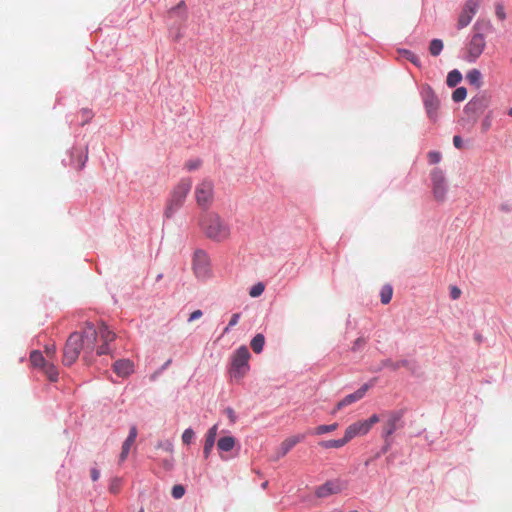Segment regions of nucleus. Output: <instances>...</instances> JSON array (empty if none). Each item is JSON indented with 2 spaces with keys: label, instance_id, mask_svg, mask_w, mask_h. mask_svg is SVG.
Instances as JSON below:
<instances>
[{
  "label": "nucleus",
  "instance_id": "obj_40",
  "mask_svg": "<svg viewBox=\"0 0 512 512\" xmlns=\"http://www.w3.org/2000/svg\"><path fill=\"white\" fill-rule=\"evenodd\" d=\"M239 319H240L239 313L233 314L229 321L228 326L224 329V333L228 332L231 327L235 326L238 323Z\"/></svg>",
  "mask_w": 512,
  "mask_h": 512
},
{
  "label": "nucleus",
  "instance_id": "obj_2",
  "mask_svg": "<svg viewBox=\"0 0 512 512\" xmlns=\"http://www.w3.org/2000/svg\"><path fill=\"white\" fill-rule=\"evenodd\" d=\"M200 227L205 236L215 242L226 241L231 234L229 224L214 212L202 216Z\"/></svg>",
  "mask_w": 512,
  "mask_h": 512
},
{
  "label": "nucleus",
  "instance_id": "obj_28",
  "mask_svg": "<svg viewBox=\"0 0 512 512\" xmlns=\"http://www.w3.org/2000/svg\"><path fill=\"white\" fill-rule=\"evenodd\" d=\"M462 80V75L458 70H452L448 73L446 83L449 87L457 86Z\"/></svg>",
  "mask_w": 512,
  "mask_h": 512
},
{
  "label": "nucleus",
  "instance_id": "obj_42",
  "mask_svg": "<svg viewBox=\"0 0 512 512\" xmlns=\"http://www.w3.org/2000/svg\"><path fill=\"white\" fill-rule=\"evenodd\" d=\"M224 413L225 415L228 417L229 421L234 424L236 422V419H237V416H236V413L235 411L230 408V407H227L225 410H224Z\"/></svg>",
  "mask_w": 512,
  "mask_h": 512
},
{
  "label": "nucleus",
  "instance_id": "obj_47",
  "mask_svg": "<svg viewBox=\"0 0 512 512\" xmlns=\"http://www.w3.org/2000/svg\"><path fill=\"white\" fill-rule=\"evenodd\" d=\"M202 315H203V313H202V311H201V310H195L194 312H192V313L190 314V317L188 318V321H189V322H192V321H194V320H197V319L201 318V317H202Z\"/></svg>",
  "mask_w": 512,
  "mask_h": 512
},
{
  "label": "nucleus",
  "instance_id": "obj_29",
  "mask_svg": "<svg viewBox=\"0 0 512 512\" xmlns=\"http://www.w3.org/2000/svg\"><path fill=\"white\" fill-rule=\"evenodd\" d=\"M467 81L477 88L481 85V73L477 69H472L466 74Z\"/></svg>",
  "mask_w": 512,
  "mask_h": 512
},
{
  "label": "nucleus",
  "instance_id": "obj_20",
  "mask_svg": "<svg viewBox=\"0 0 512 512\" xmlns=\"http://www.w3.org/2000/svg\"><path fill=\"white\" fill-rule=\"evenodd\" d=\"M349 443L347 437L344 435L341 439L336 440H323L318 443V445L324 449H332V448H341Z\"/></svg>",
  "mask_w": 512,
  "mask_h": 512
},
{
  "label": "nucleus",
  "instance_id": "obj_55",
  "mask_svg": "<svg viewBox=\"0 0 512 512\" xmlns=\"http://www.w3.org/2000/svg\"><path fill=\"white\" fill-rule=\"evenodd\" d=\"M168 450H170V451L172 450V444H170V443L168 444Z\"/></svg>",
  "mask_w": 512,
  "mask_h": 512
},
{
  "label": "nucleus",
  "instance_id": "obj_22",
  "mask_svg": "<svg viewBox=\"0 0 512 512\" xmlns=\"http://www.w3.org/2000/svg\"><path fill=\"white\" fill-rule=\"evenodd\" d=\"M48 359L43 356L40 351H32L30 354V362L33 367L42 369L47 363Z\"/></svg>",
  "mask_w": 512,
  "mask_h": 512
},
{
  "label": "nucleus",
  "instance_id": "obj_45",
  "mask_svg": "<svg viewBox=\"0 0 512 512\" xmlns=\"http://www.w3.org/2000/svg\"><path fill=\"white\" fill-rule=\"evenodd\" d=\"M201 165V162L199 160L196 161H189L186 163V168L189 171L197 169Z\"/></svg>",
  "mask_w": 512,
  "mask_h": 512
},
{
  "label": "nucleus",
  "instance_id": "obj_10",
  "mask_svg": "<svg viewBox=\"0 0 512 512\" xmlns=\"http://www.w3.org/2000/svg\"><path fill=\"white\" fill-rule=\"evenodd\" d=\"M423 102L428 117L431 120L436 121L438 117V109L440 106V102L437 96L435 95L434 91L430 87H427L423 91Z\"/></svg>",
  "mask_w": 512,
  "mask_h": 512
},
{
  "label": "nucleus",
  "instance_id": "obj_50",
  "mask_svg": "<svg viewBox=\"0 0 512 512\" xmlns=\"http://www.w3.org/2000/svg\"><path fill=\"white\" fill-rule=\"evenodd\" d=\"M86 159H87V155L84 156V159L80 158L79 168H82L84 166Z\"/></svg>",
  "mask_w": 512,
  "mask_h": 512
},
{
  "label": "nucleus",
  "instance_id": "obj_9",
  "mask_svg": "<svg viewBox=\"0 0 512 512\" xmlns=\"http://www.w3.org/2000/svg\"><path fill=\"white\" fill-rule=\"evenodd\" d=\"M431 180L434 198L440 202L444 201L447 188L443 172L439 169L433 170L431 173Z\"/></svg>",
  "mask_w": 512,
  "mask_h": 512
},
{
  "label": "nucleus",
  "instance_id": "obj_30",
  "mask_svg": "<svg viewBox=\"0 0 512 512\" xmlns=\"http://www.w3.org/2000/svg\"><path fill=\"white\" fill-rule=\"evenodd\" d=\"M486 105H487V101H486L485 97H478V98L472 99L467 104V109H469V110H481V109L485 108Z\"/></svg>",
  "mask_w": 512,
  "mask_h": 512
},
{
  "label": "nucleus",
  "instance_id": "obj_18",
  "mask_svg": "<svg viewBox=\"0 0 512 512\" xmlns=\"http://www.w3.org/2000/svg\"><path fill=\"white\" fill-rule=\"evenodd\" d=\"M113 368L117 375L127 377L133 372V363L130 360H118L114 363Z\"/></svg>",
  "mask_w": 512,
  "mask_h": 512
},
{
  "label": "nucleus",
  "instance_id": "obj_7",
  "mask_svg": "<svg viewBox=\"0 0 512 512\" xmlns=\"http://www.w3.org/2000/svg\"><path fill=\"white\" fill-rule=\"evenodd\" d=\"M193 270L198 278L205 279L210 275V260L206 252L197 250L193 258Z\"/></svg>",
  "mask_w": 512,
  "mask_h": 512
},
{
  "label": "nucleus",
  "instance_id": "obj_39",
  "mask_svg": "<svg viewBox=\"0 0 512 512\" xmlns=\"http://www.w3.org/2000/svg\"><path fill=\"white\" fill-rule=\"evenodd\" d=\"M495 14L498 17V19H500V20L506 19V13L504 10V6L501 3H497L495 5Z\"/></svg>",
  "mask_w": 512,
  "mask_h": 512
},
{
  "label": "nucleus",
  "instance_id": "obj_25",
  "mask_svg": "<svg viewBox=\"0 0 512 512\" xmlns=\"http://www.w3.org/2000/svg\"><path fill=\"white\" fill-rule=\"evenodd\" d=\"M338 428V423H332L329 425H319L316 428H314L310 433L313 435H323L327 433H331Z\"/></svg>",
  "mask_w": 512,
  "mask_h": 512
},
{
  "label": "nucleus",
  "instance_id": "obj_3",
  "mask_svg": "<svg viewBox=\"0 0 512 512\" xmlns=\"http://www.w3.org/2000/svg\"><path fill=\"white\" fill-rule=\"evenodd\" d=\"M191 187L192 181L189 178H186L181 179L173 188L164 209V216L166 218H171L175 212L182 207Z\"/></svg>",
  "mask_w": 512,
  "mask_h": 512
},
{
  "label": "nucleus",
  "instance_id": "obj_1",
  "mask_svg": "<svg viewBox=\"0 0 512 512\" xmlns=\"http://www.w3.org/2000/svg\"><path fill=\"white\" fill-rule=\"evenodd\" d=\"M115 339L116 334L104 323L95 327L92 323L87 322L82 333L74 332L67 339L63 351V363L66 366L72 365L78 359L81 351L84 352V358L91 355L94 350L99 356L110 354V343Z\"/></svg>",
  "mask_w": 512,
  "mask_h": 512
},
{
  "label": "nucleus",
  "instance_id": "obj_23",
  "mask_svg": "<svg viewBox=\"0 0 512 512\" xmlns=\"http://www.w3.org/2000/svg\"><path fill=\"white\" fill-rule=\"evenodd\" d=\"M41 371L51 382H56L58 380V369L52 362L48 361V363L41 369Z\"/></svg>",
  "mask_w": 512,
  "mask_h": 512
},
{
  "label": "nucleus",
  "instance_id": "obj_11",
  "mask_svg": "<svg viewBox=\"0 0 512 512\" xmlns=\"http://www.w3.org/2000/svg\"><path fill=\"white\" fill-rule=\"evenodd\" d=\"M369 388H370V386L368 384H364L354 393L345 396L342 400H340L336 404L334 410L332 411V414L334 415V414H336V412L342 410L346 406H349V405L361 400L365 396V394Z\"/></svg>",
  "mask_w": 512,
  "mask_h": 512
},
{
  "label": "nucleus",
  "instance_id": "obj_6",
  "mask_svg": "<svg viewBox=\"0 0 512 512\" xmlns=\"http://www.w3.org/2000/svg\"><path fill=\"white\" fill-rule=\"evenodd\" d=\"M485 47V36L479 32L474 33L466 47V60L468 62H475L481 56Z\"/></svg>",
  "mask_w": 512,
  "mask_h": 512
},
{
  "label": "nucleus",
  "instance_id": "obj_34",
  "mask_svg": "<svg viewBox=\"0 0 512 512\" xmlns=\"http://www.w3.org/2000/svg\"><path fill=\"white\" fill-rule=\"evenodd\" d=\"M264 289H265V287L262 283H257L254 286H252V288L250 289L249 295L254 298L258 297L263 293Z\"/></svg>",
  "mask_w": 512,
  "mask_h": 512
},
{
  "label": "nucleus",
  "instance_id": "obj_17",
  "mask_svg": "<svg viewBox=\"0 0 512 512\" xmlns=\"http://www.w3.org/2000/svg\"><path fill=\"white\" fill-rule=\"evenodd\" d=\"M168 17L174 18L176 22H184L187 19V8L184 1L179 2L168 11Z\"/></svg>",
  "mask_w": 512,
  "mask_h": 512
},
{
  "label": "nucleus",
  "instance_id": "obj_46",
  "mask_svg": "<svg viewBox=\"0 0 512 512\" xmlns=\"http://www.w3.org/2000/svg\"><path fill=\"white\" fill-rule=\"evenodd\" d=\"M460 295H461V290L458 287H456V286L451 287L450 296L452 299L456 300L460 297Z\"/></svg>",
  "mask_w": 512,
  "mask_h": 512
},
{
  "label": "nucleus",
  "instance_id": "obj_14",
  "mask_svg": "<svg viewBox=\"0 0 512 512\" xmlns=\"http://www.w3.org/2000/svg\"><path fill=\"white\" fill-rule=\"evenodd\" d=\"M305 439V434L293 435L286 438L279 446L277 451L278 458L285 456L295 445Z\"/></svg>",
  "mask_w": 512,
  "mask_h": 512
},
{
  "label": "nucleus",
  "instance_id": "obj_54",
  "mask_svg": "<svg viewBox=\"0 0 512 512\" xmlns=\"http://www.w3.org/2000/svg\"><path fill=\"white\" fill-rule=\"evenodd\" d=\"M170 466H171V465H170V463L165 462V467H166V468H170Z\"/></svg>",
  "mask_w": 512,
  "mask_h": 512
},
{
  "label": "nucleus",
  "instance_id": "obj_13",
  "mask_svg": "<svg viewBox=\"0 0 512 512\" xmlns=\"http://www.w3.org/2000/svg\"><path fill=\"white\" fill-rule=\"evenodd\" d=\"M401 412H391L388 415V419L383 425V437L387 438L391 436L398 428V424L401 421Z\"/></svg>",
  "mask_w": 512,
  "mask_h": 512
},
{
  "label": "nucleus",
  "instance_id": "obj_41",
  "mask_svg": "<svg viewBox=\"0 0 512 512\" xmlns=\"http://www.w3.org/2000/svg\"><path fill=\"white\" fill-rule=\"evenodd\" d=\"M366 344V339L363 338V337H359L357 338L354 343H353V346H352V350L353 351H358L359 349H361L364 345Z\"/></svg>",
  "mask_w": 512,
  "mask_h": 512
},
{
  "label": "nucleus",
  "instance_id": "obj_48",
  "mask_svg": "<svg viewBox=\"0 0 512 512\" xmlns=\"http://www.w3.org/2000/svg\"><path fill=\"white\" fill-rule=\"evenodd\" d=\"M453 144L458 149L463 148V140H462V138L460 136H458V135H455L453 137Z\"/></svg>",
  "mask_w": 512,
  "mask_h": 512
},
{
  "label": "nucleus",
  "instance_id": "obj_12",
  "mask_svg": "<svg viewBox=\"0 0 512 512\" xmlns=\"http://www.w3.org/2000/svg\"><path fill=\"white\" fill-rule=\"evenodd\" d=\"M369 431L370 430L368 429V425H366L364 420H362V421H357V422L350 424L345 429L344 434L347 437L348 441L350 442L353 438H355L357 436L366 435Z\"/></svg>",
  "mask_w": 512,
  "mask_h": 512
},
{
  "label": "nucleus",
  "instance_id": "obj_31",
  "mask_svg": "<svg viewBox=\"0 0 512 512\" xmlns=\"http://www.w3.org/2000/svg\"><path fill=\"white\" fill-rule=\"evenodd\" d=\"M443 42L440 39H433L429 45V52L432 56H438L443 50Z\"/></svg>",
  "mask_w": 512,
  "mask_h": 512
},
{
  "label": "nucleus",
  "instance_id": "obj_5",
  "mask_svg": "<svg viewBox=\"0 0 512 512\" xmlns=\"http://www.w3.org/2000/svg\"><path fill=\"white\" fill-rule=\"evenodd\" d=\"M195 197L197 204L203 208H208L214 197V184L211 180L201 181L195 188Z\"/></svg>",
  "mask_w": 512,
  "mask_h": 512
},
{
  "label": "nucleus",
  "instance_id": "obj_33",
  "mask_svg": "<svg viewBox=\"0 0 512 512\" xmlns=\"http://www.w3.org/2000/svg\"><path fill=\"white\" fill-rule=\"evenodd\" d=\"M403 57H405L407 60L412 62L416 66H420V59L417 55H415L413 52L409 50H403L402 51Z\"/></svg>",
  "mask_w": 512,
  "mask_h": 512
},
{
  "label": "nucleus",
  "instance_id": "obj_15",
  "mask_svg": "<svg viewBox=\"0 0 512 512\" xmlns=\"http://www.w3.org/2000/svg\"><path fill=\"white\" fill-rule=\"evenodd\" d=\"M136 437H137V428L135 426H132L130 428L128 437L126 438V440L124 441V443L122 445V451L119 456L120 463L124 462L127 459L130 449H131V446L134 444Z\"/></svg>",
  "mask_w": 512,
  "mask_h": 512
},
{
  "label": "nucleus",
  "instance_id": "obj_26",
  "mask_svg": "<svg viewBox=\"0 0 512 512\" xmlns=\"http://www.w3.org/2000/svg\"><path fill=\"white\" fill-rule=\"evenodd\" d=\"M264 344H265V338L260 333L255 335L250 343L252 350L257 354H259L263 351Z\"/></svg>",
  "mask_w": 512,
  "mask_h": 512
},
{
  "label": "nucleus",
  "instance_id": "obj_27",
  "mask_svg": "<svg viewBox=\"0 0 512 512\" xmlns=\"http://www.w3.org/2000/svg\"><path fill=\"white\" fill-rule=\"evenodd\" d=\"M393 295V288L390 284H385L380 291L381 303L386 305L390 303Z\"/></svg>",
  "mask_w": 512,
  "mask_h": 512
},
{
  "label": "nucleus",
  "instance_id": "obj_19",
  "mask_svg": "<svg viewBox=\"0 0 512 512\" xmlns=\"http://www.w3.org/2000/svg\"><path fill=\"white\" fill-rule=\"evenodd\" d=\"M339 491V486L333 482H327L322 486L318 487L316 491V495L320 498L327 497L331 494L337 493Z\"/></svg>",
  "mask_w": 512,
  "mask_h": 512
},
{
  "label": "nucleus",
  "instance_id": "obj_51",
  "mask_svg": "<svg viewBox=\"0 0 512 512\" xmlns=\"http://www.w3.org/2000/svg\"><path fill=\"white\" fill-rule=\"evenodd\" d=\"M114 488H116V485L111 486V487H110V490H111L112 492H116V489H114Z\"/></svg>",
  "mask_w": 512,
  "mask_h": 512
},
{
  "label": "nucleus",
  "instance_id": "obj_21",
  "mask_svg": "<svg viewBox=\"0 0 512 512\" xmlns=\"http://www.w3.org/2000/svg\"><path fill=\"white\" fill-rule=\"evenodd\" d=\"M401 367L411 369L410 362L408 360L393 361L391 359H386L381 362V368H389L393 371H396Z\"/></svg>",
  "mask_w": 512,
  "mask_h": 512
},
{
  "label": "nucleus",
  "instance_id": "obj_8",
  "mask_svg": "<svg viewBox=\"0 0 512 512\" xmlns=\"http://www.w3.org/2000/svg\"><path fill=\"white\" fill-rule=\"evenodd\" d=\"M479 4V0H467L458 17L457 28L459 30L467 27L471 23L473 17L478 11Z\"/></svg>",
  "mask_w": 512,
  "mask_h": 512
},
{
  "label": "nucleus",
  "instance_id": "obj_16",
  "mask_svg": "<svg viewBox=\"0 0 512 512\" xmlns=\"http://www.w3.org/2000/svg\"><path fill=\"white\" fill-rule=\"evenodd\" d=\"M217 431H218V426L213 425L206 433L205 443H204V448H203V454H204L205 458L209 457V455L213 449V446H214L215 440H216V436H217Z\"/></svg>",
  "mask_w": 512,
  "mask_h": 512
},
{
  "label": "nucleus",
  "instance_id": "obj_52",
  "mask_svg": "<svg viewBox=\"0 0 512 512\" xmlns=\"http://www.w3.org/2000/svg\"><path fill=\"white\" fill-rule=\"evenodd\" d=\"M114 488H116V485L111 486V487H110V490H111L112 492H116V489H114Z\"/></svg>",
  "mask_w": 512,
  "mask_h": 512
},
{
  "label": "nucleus",
  "instance_id": "obj_53",
  "mask_svg": "<svg viewBox=\"0 0 512 512\" xmlns=\"http://www.w3.org/2000/svg\"><path fill=\"white\" fill-rule=\"evenodd\" d=\"M508 115H509L510 117H512V107L509 109V111H508Z\"/></svg>",
  "mask_w": 512,
  "mask_h": 512
},
{
  "label": "nucleus",
  "instance_id": "obj_4",
  "mask_svg": "<svg viewBox=\"0 0 512 512\" xmlns=\"http://www.w3.org/2000/svg\"><path fill=\"white\" fill-rule=\"evenodd\" d=\"M251 355L246 346H240L232 355L230 375L233 378L240 379L249 371V359Z\"/></svg>",
  "mask_w": 512,
  "mask_h": 512
},
{
  "label": "nucleus",
  "instance_id": "obj_49",
  "mask_svg": "<svg viewBox=\"0 0 512 512\" xmlns=\"http://www.w3.org/2000/svg\"><path fill=\"white\" fill-rule=\"evenodd\" d=\"M100 477V472L98 469L96 468H92L91 469V478L93 481H97Z\"/></svg>",
  "mask_w": 512,
  "mask_h": 512
},
{
  "label": "nucleus",
  "instance_id": "obj_32",
  "mask_svg": "<svg viewBox=\"0 0 512 512\" xmlns=\"http://www.w3.org/2000/svg\"><path fill=\"white\" fill-rule=\"evenodd\" d=\"M466 96H467L466 88L458 87L457 89L454 90V92L452 94V99L455 102H461V101L465 100Z\"/></svg>",
  "mask_w": 512,
  "mask_h": 512
},
{
  "label": "nucleus",
  "instance_id": "obj_44",
  "mask_svg": "<svg viewBox=\"0 0 512 512\" xmlns=\"http://www.w3.org/2000/svg\"><path fill=\"white\" fill-rule=\"evenodd\" d=\"M366 425H368V429L371 430L372 426L379 422V417L376 414H373L369 419L364 420Z\"/></svg>",
  "mask_w": 512,
  "mask_h": 512
},
{
  "label": "nucleus",
  "instance_id": "obj_24",
  "mask_svg": "<svg viewBox=\"0 0 512 512\" xmlns=\"http://www.w3.org/2000/svg\"><path fill=\"white\" fill-rule=\"evenodd\" d=\"M235 446V438L231 436H225L218 440L217 447L219 450L228 452L231 451Z\"/></svg>",
  "mask_w": 512,
  "mask_h": 512
},
{
  "label": "nucleus",
  "instance_id": "obj_37",
  "mask_svg": "<svg viewBox=\"0 0 512 512\" xmlns=\"http://www.w3.org/2000/svg\"><path fill=\"white\" fill-rule=\"evenodd\" d=\"M171 494L175 499H180L185 494V488L182 485H175L172 488Z\"/></svg>",
  "mask_w": 512,
  "mask_h": 512
},
{
  "label": "nucleus",
  "instance_id": "obj_36",
  "mask_svg": "<svg viewBox=\"0 0 512 512\" xmlns=\"http://www.w3.org/2000/svg\"><path fill=\"white\" fill-rule=\"evenodd\" d=\"M491 125H492V113L489 112L482 120V123H481L482 131L487 132L491 128Z\"/></svg>",
  "mask_w": 512,
  "mask_h": 512
},
{
  "label": "nucleus",
  "instance_id": "obj_38",
  "mask_svg": "<svg viewBox=\"0 0 512 512\" xmlns=\"http://www.w3.org/2000/svg\"><path fill=\"white\" fill-rule=\"evenodd\" d=\"M45 354H46V358L50 361V360H53L55 358V355H56V347L54 344H51V345H47L45 347Z\"/></svg>",
  "mask_w": 512,
  "mask_h": 512
},
{
  "label": "nucleus",
  "instance_id": "obj_43",
  "mask_svg": "<svg viewBox=\"0 0 512 512\" xmlns=\"http://www.w3.org/2000/svg\"><path fill=\"white\" fill-rule=\"evenodd\" d=\"M428 159L431 164H436L441 159V154L439 152H429Z\"/></svg>",
  "mask_w": 512,
  "mask_h": 512
},
{
  "label": "nucleus",
  "instance_id": "obj_35",
  "mask_svg": "<svg viewBox=\"0 0 512 512\" xmlns=\"http://www.w3.org/2000/svg\"><path fill=\"white\" fill-rule=\"evenodd\" d=\"M195 433L191 428H187L182 434V441L184 444L189 445L194 439Z\"/></svg>",
  "mask_w": 512,
  "mask_h": 512
}]
</instances>
